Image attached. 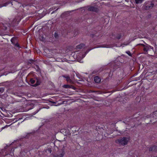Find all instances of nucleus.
Instances as JSON below:
<instances>
[{"mask_svg":"<svg viewBox=\"0 0 157 157\" xmlns=\"http://www.w3.org/2000/svg\"><path fill=\"white\" fill-rule=\"evenodd\" d=\"M129 140L128 138L124 137L117 140L116 142L117 143L119 144L124 145L127 144Z\"/></svg>","mask_w":157,"mask_h":157,"instance_id":"nucleus-1","label":"nucleus"},{"mask_svg":"<svg viewBox=\"0 0 157 157\" xmlns=\"http://www.w3.org/2000/svg\"><path fill=\"white\" fill-rule=\"evenodd\" d=\"M150 49H153V48L148 45H144L143 47V50L144 52H147V51Z\"/></svg>","mask_w":157,"mask_h":157,"instance_id":"nucleus-2","label":"nucleus"},{"mask_svg":"<svg viewBox=\"0 0 157 157\" xmlns=\"http://www.w3.org/2000/svg\"><path fill=\"white\" fill-rule=\"evenodd\" d=\"M86 55V54L85 53H80L77 56V59L78 60L80 59H82L84 57H85Z\"/></svg>","mask_w":157,"mask_h":157,"instance_id":"nucleus-3","label":"nucleus"},{"mask_svg":"<svg viewBox=\"0 0 157 157\" xmlns=\"http://www.w3.org/2000/svg\"><path fill=\"white\" fill-rule=\"evenodd\" d=\"M88 9L90 11L95 12H97L98 11V8L94 6H90L89 7Z\"/></svg>","mask_w":157,"mask_h":157,"instance_id":"nucleus-4","label":"nucleus"},{"mask_svg":"<svg viewBox=\"0 0 157 157\" xmlns=\"http://www.w3.org/2000/svg\"><path fill=\"white\" fill-rule=\"evenodd\" d=\"M63 77L66 78L67 81L68 82H69L70 83H73V81L70 79V77L68 75H64L63 76Z\"/></svg>","mask_w":157,"mask_h":157,"instance_id":"nucleus-5","label":"nucleus"},{"mask_svg":"<svg viewBox=\"0 0 157 157\" xmlns=\"http://www.w3.org/2000/svg\"><path fill=\"white\" fill-rule=\"evenodd\" d=\"M94 81L96 83H99L101 82L100 78L98 76H96L94 78Z\"/></svg>","mask_w":157,"mask_h":157,"instance_id":"nucleus-6","label":"nucleus"},{"mask_svg":"<svg viewBox=\"0 0 157 157\" xmlns=\"http://www.w3.org/2000/svg\"><path fill=\"white\" fill-rule=\"evenodd\" d=\"M84 46V45L83 44H80L77 46L76 47V49H81L83 48Z\"/></svg>","mask_w":157,"mask_h":157,"instance_id":"nucleus-7","label":"nucleus"},{"mask_svg":"<svg viewBox=\"0 0 157 157\" xmlns=\"http://www.w3.org/2000/svg\"><path fill=\"white\" fill-rule=\"evenodd\" d=\"M64 155V152L63 151H62L61 153L58 156L59 157H63Z\"/></svg>","mask_w":157,"mask_h":157,"instance_id":"nucleus-8","label":"nucleus"},{"mask_svg":"<svg viewBox=\"0 0 157 157\" xmlns=\"http://www.w3.org/2000/svg\"><path fill=\"white\" fill-rule=\"evenodd\" d=\"M63 87L65 88H71V85H64L63 86Z\"/></svg>","mask_w":157,"mask_h":157,"instance_id":"nucleus-9","label":"nucleus"},{"mask_svg":"<svg viewBox=\"0 0 157 157\" xmlns=\"http://www.w3.org/2000/svg\"><path fill=\"white\" fill-rule=\"evenodd\" d=\"M30 82L32 84H33L35 82V80L32 78L30 80Z\"/></svg>","mask_w":157,"mask_h":157,"instance_id":"nucleus-10","label":"nucleus"},{"mask_svg":"<svg viewBox=\"0 0 157 157\" xmlns=\"http://www.w3.org/2000/svg\"><path fill=\"white\" fill-rule=\"evenodd\" d=\"M155 147L153 146L152 148H150L149 149L150 151H153L154 150V148H155Z\"/></svg>","mask_w":157,"mask_h":157,"instance_id":"nucleus-11","label":"nucleus"},{"mask_svg":"<svg viewBox=\"0 0 157 157\" xmlns=\"http://www.w3.org/2000/svg\"><path fill=\"white\" fill-rule=\"evenodd\" d=\"M8 4V3H5L4 5H3V6H0V8L2 7V6H6Z\"/></svg>","mask_w":157,"mask_h":157,"instance_id":"nucleus-12","label":"nucleus"},{"mask_svg":"<svg viewBox=\"0 0 157 157\" xmlns=\"http://www.w3.org/2000/svg\"><path fill=\"white\" fill-rule=\"evenodd\" d=\"M103 47H105L107 48H109L111 47L109 45H106Z\"/></svg>","mask_w":157,"mask_h":157,"instance_id":"nucleus-13","label":"nucleus"},{"mask_svg":"<svg viewBox=\"0 0 157 157\" xmlns=\"http://www.w3.org/2000/svg\"><path fill=\"white\" fill-rule=\"evenodd\" d=\"M154 4L153 3H151L150 4V6H149V7H152L153 6Z\"/></svg>","mask_w":157,"mask_h":157,"instance_id":"nucleus-14","label":"nucleus"},{"mask_svg":"<svg viewBox=\"0 0 157 157\" xmlns=\"http://www.w3.org/2000/svg\"><path fill=\"white\" fill-rule=\"evenodd\" d=\"M15 46H17V47H19V44L18 43H16L15 44Z\"/></svg>","mask_w":157,"mask_h":157,"instance_id":"nucleus-15","label":"nucleus"},{"mask_svg":"<svg viewBox=\"0 0 157 157\" xmlns=\"http://www.w3.org/2000/svg\"><path fill=\"white\" fill-rule=\"evenodd\" d=\"M126 53L130 56H131L130 55V52L129 51L127 52Z\"/></svg>","mask_w":157,"mask_h":157,"instance_id":"nucleus-16","label":"nucleus"},{"mask_svg":"<svg viewBox=\"0 0 157 157\" xmlns=\"http://www.w3.org/2000/svg\"><path fill=\"white\" fill-rule=\"evenodd\" d=\"M71 88L72 89H74V90L75 89V87L74 86H72L71 85Z\"/></svg>","mask_w":157,"mask_h":157,"instance_id":"nucleus-17","label":"nucleus"},{"mask_svg":"<svg viewBox=\"0 0 157 157\" xmlns=\"http://www.w3.org/2000/svg\"><path fill=\"white\" fill-rule=\"evenodd\" d=\"M13 38H12L11 40V42L13 43Z\"/></svg>","mask_w":157,"mask_h":157,"instance_id":"nucleus-18","label":"nucleus"},{"mask_svg":"<svg viewBox=\"0 0 157 157\" xmlns=\"http://www.w3.org/2000/svg\"><path fill=\"white\" fill-rule=\"evenodd\" d=\"M120 38H121V36H119L117 37V38L118 39H120Z\"/></svg>","mask_w":157,"mask_h":157,"instance_id":"nucleus-19","label":"nucleus"},{"mask_svg":"<svg viewBox=\"0 0 157 157\" xmlns=\"http://www.w3.org/2000/svg\"><path fill=\"white\" fill-rule=\"evenodd\" d=\"M13 150H14V149H13L12 148V149L11 150V151H13Z\"/></svg>","mask_w":157,"mask_h":157,"instance_id":"nucleus-20","label":"nucleus"},{"mask_svg":"<svg viewBox=\"0 0 157 157\" xmlns=\"http://www.w3.org/2000/svg\"><path fill=\"white\" fill-rule=\"evenodd\" d=\"M10 155H12V153H11V152H10Z\"/></svg>","mask_w":157,"mask_h":157,"instance_id":"nucleus-21","label":"nucleus"},{"mask_svg":"<svg viewBox=\"0 0 157 157\" xmlns=\"http://www.w3.org/2000/svg\"><path fill=\"white\" fill-rule=\"evenodd\" d=\"M80 59H79V60H78V59H77L78 60V61H80V60H79Z\"/></svg>","mask_w":157,"mask_h":157,"instance_id":"nucleus-22","label":"nucleus"},{"mask_svg":"<svg viewBox=\"0 0 157 157\" xmlns=\"http://www.w3.org/2000/svg\"><path fill=\"white\" fill-rule=\"evenodd\" d=\"M56 33H55V35H56Z\"/></svg>","mask_w":157,"mask_h":157,"instance_id":"nucleus-23","label":"nucleus"},{"mask_svg":"<svg viewBox=\"0 0 157 157\" xmlns=\"http://www.w3.org/2000/svg\"><path fill=\"white\" fill-rule=\"evenodd\" d=\"M154 73L156 74H157V73L156 72V73Z\"/></svg>","mask_w":157,"mask_h":157,"instance_id":"nucleus-24","label":"nucleus"}]
</instances>
